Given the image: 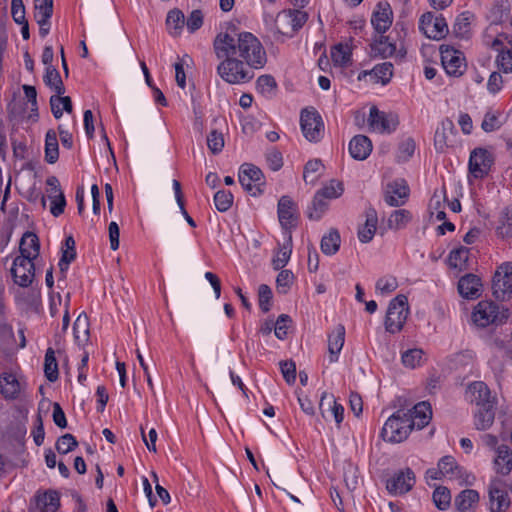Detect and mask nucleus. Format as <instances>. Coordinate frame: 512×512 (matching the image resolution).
I'll return each instance as SVG.
<instances>
[{
    "mask_svg": "<svg viewBox=\"0 0 512 512\" xmlns=\"http://www.w3.org/2000/svg\"><path fill=\"white\" fill-rule=\"evenodd\" d=\"M213 46L222 60L217 72L229 84L249 82L254 76L251 68H262L266 63V52L258 38L250 32H239L234 24L215 37Z\"/></svg>",
    "mask_w": 512,
    "mask_h": 512,
    "instance_id": "obj_1",
    "label": "nucleus"
},
{
    "mask_svg": "<svg viewBox=\"0 0 512 512\" xmlns=\"http://www.w3.org/2000/svg\"><path fill=\"white\" fill-rule=\"evenodd\" d=\"M413 428V419L406 417L405 411L399 409L385 422L381 437L390 443H400L407 439Z\"/></svg>",
    "mask_w": 512,
    "mask_h": 512,
    "instance_id": "obj_2",
    "label": "nucleus"
},
{
    "mask_svg": "<svg viewBox=\"0 0 512 512\" xmlns=\"http://www.w3.org/2000/svg\"><path fill=\"white\" fill-rule=\"evenodd\" d=\"M408 316V299L405 295H398L390 301L386 319L385 328L390 333L399 332L406 322Z\"/></svg>",
    "mask_w": 512,
    "mask_h": 512,
    "instance_id": "obj_3",
    "label": "nucleus"
},
{
    "mask_svg": "<svg viewBox=\"0 0 512 512\" xmlns=\"http://www.w3.org/2000/svg\"><path fill=\"white\" fill-rule=\"evenodd\" d=\"M507 318V310L499 311V306L489 301L479 302L473 312L474 322L481 327L502 323Z\"/></svg>",
    "mask_w": 512,
    "mask_h": 512,
    "instance_id": "obj_4",
    "label": "nucleus"
},
{
    "mask_svg": "<svg viewBox=\"0 0 512 512\" xmlns=\"http://www.w3.org/2000/svg\"><path fill=\"white\" fill-rule=\"evenodd\" d=\"M493 295L496 299L504 301L512 295V263L505 262L496 270L493 283Z\"/></svg>",
    "mask_w": 512,
    "mask_h": 512,
    "instance_id": "obj_5",
    "label": "nucleus"
},
{
    "mask_svg": "<svg viewBox=\"0 0 512 512\" xmlns=\"http://www.w3.org/2000/svg\"><path fill=\"white\" fill-rule=\"evenodd\" d=\"M419 29L426 37L434 40L443 39L449 32L445 18L433 12H426L420 17Z\"/></svg>",
    "mask_w": 512,
    "mask_h": 512,
    "instance_id": "obj_6",
    "label": "nucleus"
},
{
    "mask_svg": "<svg viewBox=\"0 0 512 512\" xmlns=\"http://www.w3.org/2000/svg\"><path fill=\"white\" fill-rule=\"evenodd\" d=\"M239 182L242 187L256 196L261 193V186L264 185V176L262 171L253 164L245 163L240 167Z\"/></svg>",
    "mask_w": 512,
    "mask_h": 512,
    "instance_id": "obj_7",
    "label": "nucleus"
},
{
    "mask_svg": "<svg viewBox=\"0 0 512 512\" xmlns=\"http://www.w3.org/2000/svg\"><path fill=\"white\" fill-rule=\"evenodd\" d=\"M34 258L29 256H17L13 261L11 274L14 282L21 287H28L32 284L35 276Z\"/></svg>",
    "mask_w": 512,
    "mask_h": 512,
    "instance_id": "obj_8",
    "label": "nucleus"
},
{
    "mask_svg": "<svg viewBox=\"0 0 512 512\" xmlns=\"http://www.w3.org/2000/svg\"><path fill=\"white\" fill-rule=\"evenodd\" d=\"M301 129L309 141H319L324 132V124L319 113L315 110L304 109L301 112Z\"/></svg>",
    "mask_w": 512,
    "mask_h": 512,
    "instance_id": "obj_9",
    "label": "nucleus"
},
{
    "mask_svg": "<svg viewBox=\"0 0 512 512\" xmlns=\"http://www.w3.org/2000/svg\"><path fill=\"white\" fill-rule=\"evenodd\" d=\"M440 53L441 62L447 74L458 77L464 73L466 63L462 52L448 45H442L440 47Z\"/></svg>",
    "mask_w": 512,
    "mask_h": 512,
    "instance_id": "obj_10",
    "label": "nucleus"
},
{
    "mask_svg": "<svg viewBox=\"0 0 512 512\" xmlns=\"http://www.w3.org/2000/svg\"><path fill=\"white\" fill-rule=\"evenodd\" d=\"M368 123L374 131L391 133L396 130L399 119L396 114L382 112L376 106H373L370 108Z\"/></svg>",
    "mask_w": 512,
    "mask_h": 512,
    "instance_id": "obj_11",
    "label": "nucleus"
},
{
    "mask_svg": "<svg viewBox=\"0 0 512 512\" xmlns=\"http://www.w3.org/2000/svg\"><path fill=\"white\" fill-rule=\"evenodd\" d=\"M493 164L492 154L483 148H476L471 152L469 171L475 178H483L488 174Z\"/></svg>",
    "mask_w": 512,
    "mask_h": 512,
    "instance_id": "obj_12",
    "label": "nucleus"
},
{
    "mask_svg": "<svg viewBox=\"0 0 512 512\" xmlns=\"http://www.w3.org/2000/svg\"><path fill=\"white\" fill-rule=\"evenodd\" d=\"M371 51L375 56H380L382 58H388L395 55L402 59L406 54L403 45L401 44L400 47H398L391 35L380 36L379 40H376L371 44Z\"/></svg>",
    "mask_w": 512,
    "mask_h": 512,
    "instance_id": "obj_13",
    "label": "nucleus"
},
{
    "mask_svg": "<svg viewBox=\"0 0 512 512\" xmlns=\"http://www.w3.org/2000/svg\"><path fill=\"white\" fill-rule=\"evenodd\" d=\"M60 507V495L55 490H47L37 493L30 502L29 511L39 510L40 512H56Z\"/></svg>",
    "mask_w": 512,
    "mask_h": 512,
    "instance_id": "obj_14",
    "label": "nucleus"
},
{
    "mask_svg": "<svg viewBox=\"0 0 512 512\" xmlns=\"http://www.w3.org/2000/svg\"><path fill=\"white\" fill-rule=\"evenodd\" d=\"M409 196V187L405 180H395L387 184L384 194L385 202L392 207L403 205Z\"/></svg>",
    "mask_w": 512,
    "mask_h": 512,
    "instance_id": "obj_15",
    "label": "nucleus"
},
{
    "mask_svg": "<svg viewBox=\"0 0 512 512\" xmlns=\"http://www.w3.org/2000/svg\"><path fill=\"white\" fill-rule=\"evenodd\" d=\"M415 484L414 472L407 468L404 471L396 473L387 481L386 488L392 494H405L412 489Z\"/></svg>",
    "mask_w": 512,
    "mask_h": 512,
    "instance_id": "obj_16",
    "label": "nucleus"
},
{
    "mask_svg": "<svg viewBox=\"0 0 512 512\" xmlns=\"http://www.w3.org/2000/svg\"><path fill=\"white\" fill-rule=\"evenodd\" d=\"M278 218L284 229L296 226V205L289 196H282L278 202Z\"/></svg>",
    "mask_w": 512,
    "mask_h": 512,
    "instance_id": "obj_17",
    "label": "nucleus"
},
{
    "mask_svg": "<svg viewBox=\"0 0 512 512\" xmlns=\"http://www.w3.org/2000/svg\"><path fill=\"white\" fill-rule=\"evenodd\" d=\"M468 393L470 400L475 403L477 407H494L495 401L491 397L489 387L482 381H476L469 385Z\"/></svg>",
    "mask_w": 512,
    "mask_h": 512,
    "instance_id": "obj_18",
    "label": "nucleus"
},
{
    "mask_svg": "<svg viewBox=\"0 0 512 512\" xmlns=\"http://www.w3.org/2000/svg\"><path fill=\"white\" fill-rule=\"evenodd\" d=\"M481 279L474 274H466L458 281L459 294L465 299H477L481 295Z\"/></svg>",
    "mask_w": 512,
    "mask_h": 512,
    "instance_id": "obj_19",
    "label": "nucleus"
},
{
    "mask_svg": "<svg viewBox=\"0 0 512 512\" xmlns=\"http://www.w3.org/2000/svg\"><path fill=\"white\" fill-rule=\"evenodd\" d=\"M371 23L378 33H384L392 24V10L387 2H379L372 14Z\"/></svg>",
    "mask_w": 512,
    "mask_h": 512,
    "instance_id": "obj_20",
    "label": "nucleus"
},
{
    "mask_svg": "<svg viewBox=\"0 0 512 512\" xmlns=\"http://www.w3.org/2000/svg\"><path fill=\"white\" fill-rule=\"evenodd\" d=\"M491 512H503L510 505V498L506 489L500 483H492L489 487Z\"/></svg>",
    "mask_w": 512,
    "mask_h": 512,
    "instance_id": "obj_21",
    "label": "nucleus"
},
{
    "mask_svg": "<svg viewBox=\"0 0 512 512\" xmlns=\"http://www.w3.org/2000/svg\"><path fill=\"white\" fill-rule=\"evenodd\" d=\"M456 134L454 124L451 120L446 119L436 130L434 136V146L437 151L443 152L449 146H452V137Z\"/></svg>",
    "mask_w": 512,
    "mask_h": 512,
    "instance_id": "obj_22",
    "label": "nucleus"
},
{
    "mask_svg": "<svg viewBox=\"0 0 512 512\" xmlns=\"http://www.w3.org/2000/svg\"><path fill=\"white\" fill-rule=\"evenodd\" d=\"M406 417L413 419L414 427L424 428L432 418L431 406L428 402H420L411 410L405 411Z\"/></svg>",
    "mask_w": 512,
    "mask_h": 512,
    "instance_id": "obj_23",
    "label": "nucleus"
},
{
    "mask_svg": "<svg viewBox=\"0 0 512 512\" xmlns=\"http://www.w3.org/2000/svg\"><path fill=\"white\" fill-rule=\"evenodd\" d=\"M372 142L365 135L354 136L349 143V153L356 160H365L372 152Z\"/></svg>",
    "mask_w": 512,
    "mask_h": 512,
    "instance_id": "obj_24",
    "label": "nucleus"
},
{
    "mask_svg": "<svg viewBox=\"0 0 512 512\" xmlns=\"http://www.w3.org/2000/svg\"><path fill=\"white\" fill-rule=\"evenodd\" d=\"M494 466L497 473L508 475L512 471V451L505 445H499L495 451Z\"/></svg>",
    "mask_w": 512,
    "mask_h": 512,
    "instance_id": "obj_25",
    "label": "nucleus"
},
{
    "mask_svg": "<svg viewBox=\"0 0 512 512\" xmlns=\"http://www.w3.org/2000/svg\"><path fill=\"white\" fill-rule=\"evenodd\" d=\"M21 391V383L12 373H3L0 376V393L6 399H15Z\"/></svg>",
    "mask_w": 512,
    "mask_h": 512,
    "instance_id": "obj_26",
    "label": "nucleus"
},
{
    "mask_svg": "<svg viewBox=\"0 0 512 512\" xmlns=\"http://www.w3.org/2000/svg\"><path fill=\"white\" fill-rule=\"evenodd\" d=\"M345 341V327L341 324L337 325L333 332L329 335L328 350L330 362L338 360V354L343 348Z\"/></svg>",
    "mask_w": 512,
    "mask_h": 512,
    "instance_id": "obj_27",
    "label": "nucleus"
},
{
    "mask_svg": "<svg viewBox=\"0 0 512 512\" xmlns=\"http://www.w3.org/2000/svg\"><path fill=\"white\" fill-rule=\"evenodd\" d=\"M377 213L373 208L366 211V221L358 230V238L362 243H368L373 239L377 229Z\"/></svg>",
    "mask_w": 512,
    "mask_h": 512,
    "instance_id": "obj_28",
    "label": "nucleus"
},
{
    "mask_svg": "<svg viewBox=\"0 0 512 512\" xmlns=\"http://www.w3.org/2000/svg\"><path fill=\"white\" fill-rule=\"evenodd\" d=\"M19 250L20 256H29L30 258L36 259L39 256L40 243L37 235L33 232H26L23 234Z\"/></svg>",
    "mask_w": 512,
    "mask_h": 512,
    "instance_id": "obj_29",
    "label": "nucleus"
},
{
    "mask_svg": "<svg viewBox=\"0 0 512 512\" xmlns=\"http://www.w3.org/2000/svg\"><path fill=\"white\" fill-rule=\"evenodd\" d=\"M76 258L75 240L72 236H68L65 239L64 246L62 247V256L59 260L58 266L60 274L65 278V274L72 261Z\"/></svg>",
    "mask_w": 512,
    "mask_h": 512,
    "instance_id": "obj_30",
    "label": "nucleus"
},
{
    "mask_svg": "<svg viewBox=\"0 0 512 512\" xmlns=\"http://www.w3.org/2000/svg\"><path fill=\"white\" fill-rule=\"evenodd\" d=\"M341 244L340 233L336 228H331L327 234H325L320 243V248L323 254L332 256L339 251Z\"/></svg>",
    "mask_w": 512,
    "mask_h": 512,
    "instance_id": "obj_31",
    "label": "nucleus"
},
{
    "mask_svg": "<svg viewBox=\"0 0 512 512\" xmlns=\"http://www.w3.org/2000/svg\"><path fill=\"white\" fill-rule=\"evenodd\" d=\"M90 323L86 313H81L74 322L73 332L75 341L79 345H83L88 342L90 336Z\"/></svg>",
    "mask_w": 512,
    "mask_h": 512,
    "instance_id": "obj_32",
    "label": "nucleus"
},
{
    "mask_svg": "<svg viewBox=\"0 0 512 512\" xmlns=\"http://www.w3.org/2000/svg\"><path fill=\"white\" fill-rule=\"evenodd\" d=\"M494 407H478L474 416V425L477 430H487L494 423Z\"/></svg>",
    "mask_w": 512,
    "mask_h": 512,
    "instance_id": "obj_33",
    "label": "nucleus"
},
{
    "mask_svg": "<svg viewBox=\"0 0 512 512\" xmlns=\"http://www.w3.org/2000/svg\"><path fill=\"white\" fill-rule=\"evenodd\" d=\"M479 501V494L476 490H463L456 498L455 505L460 512L469 511Z\"/></svg>",
    "mask_w": 512,
    "mask_h": 512,
    "instance_id": "obj_34",
    "label": "nucleus"
},
{
    "mask_svg": "<svg viewBox=\"0 0 512 512\" xmlns=\"http://www.w3.org/2000/svg\"><path fill=\"white\" fill-rule=\"evenodd\" d=\"M43 80L50 89L55 91V94L63 95L65 93V86L60 74L52 65L47 66Z\"/></svg>",
    "mask_w": 512,
    "mask_h": 512,
    "instance_id": "obj_35",
    "label": "nucleus"
},
{
    "mask_svg": "<svg viewBox=\"0 0 512 512\" xmlns=\"http://www.w3.org/2000/svg\"><path fill=\"white\" fill-rule=\"evenodd\" d=\"M59 157L58 140L55 131L49 130L45 138V160L54 164Z\"/></svg>",
    "mask_w": 512,
    "mask_h": 512,
    "instance_id": "obj_36",
    "label": "nucleus"
},
{
    "mask_svg": "<svg viewBox=\"0 0 512 512\" xmlns=\"http://www.w3.org/2000/svg\"><path fill=\"white\" fill-rule=\"evenodd\" d=\"M166 24L170 34L173 36H178L185 25V17L183 12L179 9H173L169 11Z\"/></svg>",
    "mask_w": 512,
    "mask_h": 512,
    "instance_id": "obj_37",
    "label": "nucleus"
},
{
    "mask_svg": "<svg viewBox=\"0 0 512 512\" xmlns=\"http://www.w3.org/2000/svg\"><path fill=\"white\" fill-rule=\"evenodd\" d=\"M412 215L406 209H399L392 212L389 216L387 225L390 229L401 230L411 221Z\"/></svg>",
    "mask_w": 512,
    "mask_h": 512,
    "instance_id": "obj_38",
    "label": "nucleus"
},
{
    "mask_svg": "<svg viewBox=\"0 0 512 512\" xmlns=\"http://www.w3.org/2000/svg\"><path fill=\"white\" fill-rule=\"evenodd\" d=\"M44 374L50 382H55L59 377L58 363L52 348H48L45 354Z\"/></svg>",
    "mask_w": 512,
    "mask_h": 512,
    "instance_id": "obj_39",
    "label": "nucleus"
},
{
    "mask_svg": "<svg viewBox=\"0 0 512 512\" xmlns=\"http://www.w3.org/2000/svg\"><path fill=\"white\" fill-rule=\"evenodd\" d=\"M331 58L337 66H347L351 60V49L349 45L339 43L331 50Z\"/></svg>",
    "mask_w": 512,
    "mask_h": 512,
    "instance_id": "obj_40",
    "label": "nucleus"
},
{
    "mask_svg": "<svg viewBox=\"0 0 512 512\" xmlns=\"http://www.w3.org/2000/svg\"><path fill=\"white\" fill-rule=\"evenodd\" d=\"M472 17L471 13L463 12L456 18L453 25V33L457 37L465 38L469 35Z\"/></svg>",
    "mask_w": 512,
    "mask_h": 512,
    "instance_id": "obj_41",
    "label": "nucleus"
},
{
    "mask_svg": "<svg viewBox=\"0 0 512 512\" xmlns=\"http://www.w3.org/2000/svg\"><path fill=\"white\" fill-rule=\"evenodd\" d=\"M344 187L343 183L332 179L322 189L317 191V194L326 200L336 199L343 194Z\"/></svg>",
    "mask_w": 512,
    "mask_h": 512,
    "instance_id": "obj_42",
    "label": "nucleus"
},
{
    "mask_svg": "<svg viewBox=\"0 0 512 512\" xmlns=\"http://www.w3.org/2000/svg\"><path fill=\"white\" fill-rule=\"evenodd\" d=\"M328 208L327 200L315 194L311 206L308 207V217L311 220H319Z\"/></svg>",
    "mask_w": 512,
    "mask_h": 512,
    "instance_id": "obj_43",
    "label": "nucleus"
},
{
    "mask_svg": "<svg viewBox=\"0 0 512 512\" xmlns=\"http://www.w3.org/2000/svg\"><path fill=\"white\" fill-rule=\"evenodd\" d=\"M468 255L469 249L463 246L452 250L448 256L449 266L462 269L468 261Z\"/></svg>",
    "mask_w": 512,
    "mask_h": 512,
    "instance_id": "obj_44",
    "label": "nucleus"
},
{
    "mask_svg": "<svg viewBox=\"0 0 512 512\" xmlns=\"http://www.w3.org/2000/svg\"><path fill=\"white\" fill-rule=\"evenodd\" d=\"M258 92L266 97L274 95L277 83L271 75H261L256 82Z\"/></svg>",
    "mask_w": 512,
    "mask_h": 512,
    "instance_id": "obj_45",
    "label": "nucleus"
},
{
    "mask_svg": "<svg viewBox=\"0 0 512 512\" xmlns=\"http://www.w3.org/2000/svg\"><path fill=\"white\" fill-rule=\"evenodd\" d=\"M369 74L373 75L377 81H380L382 84H387L393 76V64L384 62L376 65Z\"/></svg>",
    "mask_w": 512,
    "mask_h": 512,
    "instance_id": "obj_46",
    "label": "nucleus"
},
{
    "mask_svg": "<svg viewBox=\"0 0 512 512\" xmlns=\"http://www.w3.org/2000/svg\"><path fill=\"white\" fill-rule=\"evenodd\" d=\"M292 253L291 236L289 241L278 250L276 256L272 260V265L275 270L282 269L289 261Z\"/></svg>",
    "mask_w": 512,
    "mask_h": 512,
    "instance_id": "obj_47",
    "label": "nucleus"
},
{
    "mask_svg": "<svg viewBox=\"0 0 512 512\" xmlns=\"http://www.w3.org/2000/svg\"><path fill=\"white\" fill-rule=\"evenodd\" d=\"M438 467L443 472V476H449L450 478L457 477L460 473V467L452 456L441 458Z\"/></svg>",
    "mask_w": 512,
    "mask_h": 512,
    "instance_id": "obj_48",
    "label": "nucleus"
},
{
    "mask_svg": "<svg viewBox=\"0 0 512 512\" xmlns=\"http://www.w3.org/2000/svg\"><path fill=\"white\" fill-rule=\"evenodd\" d=\"M433 501L438 509H447L451 503V494L449 489L443 486L437 487L433 492Z\"/></svg>",
    "mask_w": 512,
    "mask_h": 512,
    "instance_id": "obj_49",
    "label": "nucleus"
},
{
    "mask_svg": "<svg viewBox=\"0 0 512 512\" xmlns=\"http://www.w3.org/2000/svg\"><path fill=\"white\" fill-rule=\"evenodd\" d=\"M215 207L220 212H225L230 209L233 204V195L229 191L219 190L214 195Z\"/></svg>",
    "mask_w": 512,
    "mask_h": 512,
    "instance_id": "obj_50",
    "label": "nucleus"
},
{
    "mask_svg": "<svg viewBox=\"0 0 512 512\" xmlns=\"http://www.w3.org/2000/svg\"><path fill=\"white\" fill-rule=\"evenodd\" d=\"M416 144L412 138L403 140L398 147V162H406L409 160L415 152Z\"/></svg>",
    "mask_w": 512,
    "mask_h": 512,
    "instance_id": "obj_51",
    "label": "nucleus"
},
{
    "mask_svg": "<svg viewBox=\"0 0 512 512\" xmlns=\"http://www.w3.org/2000/svg\"><path fill=\"white\" fill-rule=\"evenodd\" d=\"M290 12L282 11L275 19V28L282 35H292V23L289 19Z\"/></svg>",
    "mask_w": 512,
    "mask_h": 512,
    "instance_id": "obj_52",
    "label": "nucleus"
},
{
    "mask_svg": "<svg viewBox=\"0 0 512 512\" xmlns=\"http://www.w3.org/2000/svg\"><path fill=\"white\" fill-rule=\"evenodd\" d=\"M322 168H323V165L320 160L314 159V160L308 161L304 167V172H303L304 181L306 183H308V182H310L312 184L315 183L318 176L314 175V174H317Z\"/></svg>",
    "mask_w": 512,
    "mask_h": 512,
    "instance_id": "obj_53",
    "label": "nucleus"
},
{
    "mask_svg": "<svg viewBox=\"0 0 512 512\" xmlns=\"http://www.w3.org/2000/svg\"><path fill=\"white\" fill-rule=\"evenodd\" d=\"M78 445L75 437L72 434H65L61 436L56 443V450L61 454H67L74 450Z\"/></svg>",
    "mask_w": 512,
    "mask_h": 512,
    "instance_id": "obj_54",
    "label": "nucleus"
},
{
    "mask_svg": "<svg viewBox=\"0 0 512 512\" xmlns=\"http://www.w3.org/2000/svg\"><path fill=\"white\" fill-rule=\"evenodd\" d=\"M51 200L50 212L54 217L60 216L65 209L66 199L63 192L57 194H49Z\"/></svg>",
    "mask_w": 512,
    "mask_h": 512,
    "instance_id": "obj_55",
    "label": "nucleus"
},
{
    "mask_svg": "<svg viewBox=\"0 0 512 512\" xmlns=\"http://www.w3.org/2000/svg\"><path fill=\"white\" fill-rule=\"evenodd\" d=\"M498 68L504 73L512 72V50L501 49L496 59Z\"/></svg>",
    "mask_w": 512,
    "mask_h": 512,
    "instance_id": "obj_56",
    "label": "nucleus"
},
{
    "mask_svg": "<svg viewBox=\"0 0 512 512\" xmlns=\"http://www.w3.org/2000/svg\"><path fill=\"white\" fill-rule=\"evenodd\" d=\"M53 14V0H35L34 17L42 19L51 18Z\"/></svg>",
    "mask_w": 512,
    "mask_h": 512,
    "instance_id": "obj_57",
    "label": "nucleus"
},
{
    "mask_svg": "<svg viewBox=\"0 0 512 512\" xmlns=\"http://www.w3.org/2000/svg\"><path fill=\"white\" fill-rule=\"evenodd\" d=\"M423 351L421 349H410L403 353L402 362L406 367L415 368L422 360Z\"/></svg>",
    "mask_w": 512,
    "mask_h": 512,
    "instance_id": "obj_58",
    "label": "nucleus"
},
{
    "mask_svg": "<svg viewBox=\"0 0 512 512\" xmlns=\"http://www.w3.org/2000/svg\"><path fill=\"white\" fill-rule=\"evenodd\" d=\"M259 307L263 312L270 310V300L272 298L271 288L266 284H261L258 288Z\"/></svg>",
    "mask_w": 512,
    "mask_h": 512,
    "instance_id": "obj_59",
    "label": "nucleus"
},
{
    "mask_svg": "<svg viewBox=\"0 0 512 512\" xmlns=\"http://www.w3.org/2000/svg\"><path fill=\"white\" fill-rule=\"evenodd\" d=\"M207 145L213 154L219 153L224 147V137L222 133L213 130L207 136Z\"/></svg>",
    "mask_w": 512,
    "mask_h": 512,
    "instance_id": "obj_60",
    "label": "nucleus"
},
{
    "mask_svg": "<svg viewBox=\"0 0 512 512\" xmlns=\"http://www.w3.org/2000/svg\"><path fill=\"white\" fill-rule=\"evenodd\" d=\"M280 368L285 381L293 384L296 380V365L292 360L280 362Z\"/></svg>",
    "mask_w": 512,
    "mask_h": 512,
    "instance_id": "obj_61",
    "label": "nucleus"
},
{
    "mask_svg": "<svg viewBox=\"0 0 512 512\" xmlns=\"http://www.w3.org/2000/svg\"><path fill=\"white\" fill-rule=\"evenodd\" d=\"M11 14L17 24L28 22L25 17V6L22 0H12Z\"/></svg>",
    "mask_w": 512,
    "mask_h": 512,
    "instance_id": "obj_62",
    "label": "nucleus"
},
{
    "mask_svg": "<svg viewBox=\"0 0 512 512\" xmlns=\"http://www.w3.org/2000/svg\"><path fill=\"white\" fill-rule=\"evenodd\" d=\"M398 286L397 280L394 277H382L376 282V289L382 294H389L396 290Z\"/></svg>",
    "mask_w": 512,
    "mask_h": 512,
    "instance_id": "obj_63",
    "label": "nucleus"
},
{
    "mask_svg": "<svg viewBox=\"0 0 512 512\" xmlns=\"http://www.w3.org/2000/svg\"><path fill=\"white\" fill-rule=\"evenodd\" d=\"M187 29L193 33L198 30L203 24V14L201 10H193L187 20L185 21Z\"/></svg>",
    "mask_w": 512,
    "mask_h": 512,
    "instance_id": "obj_64",
    "label": "nucleus"
}]
</instances>
